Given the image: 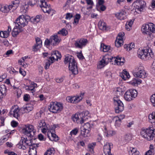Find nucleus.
<instances>
[{"mask_svg": "<svg viewBox=\"0 0 155 155\" xmlns=\"http://www.w3.org/2000/svg\"><path fill=\"white\" fill-rule=\"evenodd\" d=\"M38 144H32L31 140L28 139L26 138L22 137L20 141L17 145V147L19 149L25 150L29 146V155H37L36 149L38 147Z\"/></svg>", "mask_w": 155, "mask_h": 155, "instance_id": "obj_1", "label": "nucleus"}, {"mask_svg": "<svg viewBox=\"0 0 155 155\" xmlns=\"http://www.w3.org/2000/svg\"><path fill=\"white\" fill-rule=\"evenodd\" d=\"M19 2V0H14L9 5H0V10L4 13L13 12L18 7Z\"/></svg>", "mask_w": 155, "mask_h": 155, "instance_id": "obj_2", "label": "nucleus"}, {"mask_svg": "<svg viewBox=\"0 0 155 155\" xmlns=\"http://www.w3.org/2000/svg\"><path fill=\"white\" fill-rule=\"evenodd\" d=\"M138 57L144 60H150L154 57L153 53L150 48L139 49L137 51Z\"/></svg>", "mask_w": 155, "mask_h": 155, "instance_id": "obj_3", "label": "nucleus"}, {"mask_svg": "<svg viewBox=\"0 0 155 155\" xmlns=\"http://www.w3.org/2000/svg\"><path fill=\"white\" fill-rule=\"evenodd\" d=\"M90 115L88 111H85L80 113H77L72 117L73 121L78 123H79V118H81L80 124H82L86 121L89 117Z\"/></svg>", "mask_w": 155, "mask_h": 155, "instance_id": "obj_4", "label": "nucleus"}, {"mask_svg": "<svg viewBox=\"0 0 155 155\" xmlns=\"http://www.w3.org/2000/svg\"><path fill=\"white\" fill-rule=\"evenodd\" d=\"M140 135L145 139L150 140H153L155 135V130L153 128L150 127L147 129H143L140 133Z\"/></svg>", "mask_w": 155, "mask_h": 155, "instance_id": "obj_5", "label": "nucleus"}, {"mask_svg": "<svg viewBox=\"0 0 155 155\" xmlns=\"http://www.w3.org/2000/svg\"><path fill=\"white\" fill-rule=\"evenodd\" d=\"M39 2L40 7L44 13L50 14L52 16L55 14V11L51 8L49 4H47V0H37Z\"/></svg>", "mask_w": 155, "mask_h": 155, "instance_id": "obj_6", "label": "nucleus"}, {"mask_svg": "<svg viewBox=\"0 0 155 155\" xmlns=\"http://www.w3.org/2000/svg\"><path fill=\"white\" fill-rule=\"evenodd\" d=\"M51 56L49 57V60L46 62L45 68L46 69H48L50 65L53 63L55 61H57L60 59L61 56V53L58 51H53L51 54Z\"/></svg>", "mask_w": 155, "mask_h": 155, "instance_id": "obj_7", "label": "nucleus"}, {"mask_svg": "<svg viewBox=\"0 0 155 155\" xmlns=\"http://www.w3.org/2000/svg\"><path fill=\"white\" fill-rule=\"evenodd\" d=\"M30 20V17L28 15H22L19 16L16 21L18 27L22 28L27 26Z\"/></svg>", "mask_w": 155, "mask_h": 155, "instance_id": "obj_8", "label": "nucleus"}, {"mask_svg": "<svg viewBox=\"0 0 155 155\" xmlns=\"http://www.w3.org/2000/svg\"><path fill=\"white\" fill-rule=\"evenodd\" d=\"M61 38L57 35L54 34L50 37L49 39H46L45 42V45L46 46L50 45L56 46L61 41Z\"/></svg>", "mask_w": 155, "mask_h": 155, "instance_id": "obj_9", "label": "nucleus"}, {"mask_svg": "<svg viewBox=\"0 0 155 155\" xmlns=\"http://www.w3.org/2000/svg\"><path fill=\"white\" fill-rule=\"evenodd\" d=\"M63 108V104L58 102H51L49 106V111L54 113L60 112L62 110Z\"/></svg>", "mask_w": 155, "mask_h": 155, "instance_id": "obj_10", "label": "nucleus"}, {"mask_svg": "<svg viewBox=\"0 0 155 155\" xmlns=\"http://www.w3.org/2000/svg\"><path fill=\"white\" fill-rule=\"evenodd\" d=\"M134 77L139 78H144L147 76L146 72L142 66L140 65L135 68L133 72Z\"/></svg>", "mask_w": 155, "mask_h": 155, "instance_id": "obj_11", "label": "nucleus"}, {"mask_svg": "<svg viewBox=\"0 0 155 155\" xmlns=\"http://www.w3.org/2000/svg\"><path fill=\"white\" fill-rule=\"evenodd\" d=\"M35 131L34 126L31 125H25L22 130V132L24 134L31 137L34 136Z\"/></svg>", "mask_w": 155, "mask_h": 155, "instance_id": "obj_12", "label": "nucleus"}, {"mask_svg": "<svg viewBox=\"0 0 155 155\" xmlns=\"http://www.w3.org/2000/svg\"><path fill=\"white\" fill-rule=\"evenodd\" d=\"M137 92L134 89H130L127 91L124 94V97L127 101H130L133 100L137 96Z\"/></svg>", "mask_w": 155, "mask_h": 155, "instance_id": "obj_13", "label": "nucleus"}, {"mask_svg": "<svg viewBox=\"0 0 155 155\" xmlns=\"http://www.w3.org/2000/svg\"><path fill=\"white\" fill-rule=\"evenodd\" d=\"M113 57L107 54L104 56L102 59L100 60L97 65V68L101 69L104 68L105 66L107 65L109 62L112 61Z\"/></svg>", "mask_w": 155, "mask_h": 155, "instance_id": "obj_14", "label": "nucleus"}, {"mask_svg": "<svg viewBox=\"0 0 155 155\" xmlns=\"http://www.w3.org/2000/svg\"><path fill=\"white\" fill-rule=\"evenodd\" d=\"M38 129L41 130V132L46 134L47 132L49 131V130L51 128L48 124H47L44 120H40L38 124Z\"/></svg>", "mask_w": 155, "mask_h": 155, "instance_id": "obj_15", "label": "nucleus"}, {"mask_svg": "<svg viewBox=\"0 0 155 155\" xmlns=\"http://www.w3.org/2000/svg\"><path fill=\"white\" fill-rule=\"evenodd\" d=\"M114 101L116 107H115V112L117 113H119L124 110V105L123 103L118 98L114 97Z\"/></svg>", "mask_w": 155, "mask_h": 155, "instance_id": "obj_16", "label": "nucleus"}, {"mask_svg": "<svg viewBox=\"0 0 155 155\" xmlns=\"http://www.w3.org/2000/svg\"><path fill=\"white\" fill-rule=\"evenodd\" d=\"M134 4L136 11L140 12L143 11L146 7V2L142 0H136L134 2Z\"/></svg>", "mask_w": 155, "mask_h": 155, "instance_id": "obj_17", "label": "nucleus"}, {"mask_svg": "<svg viewBox=\"0 0 155 155\" xmlns=\"http://www.w3.org/2000/svg\"><path fill=\"white\" fill-rule=\"evenodd\" d=\"M88 41L86 39L78 38L75 41L74 45L77 48L82 49L86 45Z\"/></svg>", "mask_w": 155, "mask_h": 155, "instance_id": "obj_18", "label": "nucleus"}, {"mask_svg": "<svg viewBox=\"0 0 155 155\" xmlns=\"http://www.w3.org/2000/svg\"><path fill=\"white\" fill-rule=\"evenodd\" d=\"M124 38V32H122L118 34L115 41V45L117 47L119 48L123 45Z\"/></svg>", "mask_w": 155, "mask_h": 155, "instance_id": "obj_19", "label": "nucleus"}, {"mask_svg": "<svg viewBox=\"0 0 155 155\" xmlns=\"http://www.w3.org/2000/svg\"><path fill=\"white\" fill-rule=\"evenodd\" d=\"M54 129L53 127L51 128L49 130V131L47 132V135L49 139L52 141H56L59 140L58 136L54 132Z\"/></svg>", "mask_w": 155, "mask_h": 155, "instance_id": "obj_20", "label": "nucleus"}, {"mask_svg": "<svg viewBox=\"0 0 155 155\" xmlns=\"http://www.w3.org/2000/svg\"><path fill=\"white\" fill-rule=\"evenodd\" d=\"M82 99L81 95H77L75 96H68L66 98L67 101L73 104H76L80 102Z\"/></svg>", "mask_w": 155, "mask_h": 155, "instance_id": "obj_21", "label": "nucleus"}, {"mask_svg": "<svg viewBox=\"0 0 155 155\" xmlns=\"http://www.w3.org/2000/svg\"><path fill=\"white\" fill-rule=\"evenodd\" d=\"M104 135L107 137H111L116 134V132L111 130L106 126H104L103 130Z\"/></svg>", "mask_w": 155, "mask_h": 155, "instance_id": "obj_22", "label": "nucleus"}, {"mask_svg": "<svg viewBox=\"0 0 155 155\" xmlns=\"http://www.w3.org/2000/svg\"><path fill=\"white\" fill-rule=\"evenodd\" d=\"M20 110L17 106H12L11 108V113L15 117L18 119L19 116Z\"/></svg>", "mask_w": 155, "mask_h": 155, "instance_id": "obj_23", "label": "nucleus"}, {"mask_svg": "<svg viewBox=\"0 0 155 155\" xmlns=\"http://www.w3.org/2000/svg\"><path fill=\"white\" fill-rule=\"evenodd\" d=\"M69 70L74 74H76L78 73V69L76 62L69 65Z\"/></svg>", "mask_w": 155, "mask_h": 155, "instance_id": "obj_24", "label": "nucleus"}, {"mask_svg": "<svg viewBox=\"0 0 155 155\" xmlns=\"http://www.w3.org/2000/svg\"><path fill=\"white\" fill-rule=\"evenodd\" d=\"M114 61V63L118 65H122L124 64V58L117 57H113L112 61Z\"/></svg>", "mask_w": 155, "mask_h": 155, "instance_id": "obj_25", "label": "nucleus"}, {"mask_svg": "<svg viewBox=\"0 0 155 155\" xmlns=\"http://www.w3.org/2000/svg\"><path fill=\"white\" fill-rule=\"evenodd\" d=\"M64 62L65 64H68L69 65L76 62L74 58L70 55H67L65 56Z\"/></svg>", "mask_w": 155, "mask_h": 155, "instance_id": "obj_26", "label": "nucleus"}, {"mask_svg": "<svg viewBox=\"0 0 155 155\" xmlns=\"http://www.w3.org/2000/svg\"><path fill=\"white\" fill-rule=\"evenodd\" d=\"M117 18L120 20H124L127 18V13L122 10L115 14Z\"/></svg>", "mask_w": 155, "mask_h": 155, "instance_id": "obj_27", "label": "nucleus"}, {"mask_svg": "<svg viewBox=\"0 0 155 155\" xmlns=\"http://www.w3.org/2000/svg\"><path fill=\"white\" fill-rule=\"evenodd\" d=\"M6 93V88L5 86L2 84L0 86V99H2L5 96Z\"/></svg>", "mask_w": 155, "mask_h": 155, "instance_id": "obj_28", "label": "nucleus"}, {"mask_svg": "<svg viewBox=\"0 0 155 155\" xmlns=\"http://www.w3.org/2000/svg\"><path fill=\"white\" fill-rule=\"evenodd\" d=\"M23 30L22 28L20 27H18V25H15L12 32V34L13 37L16 36L20 32H21Z\"/></svg>", "mask_w": 155, "mask_h": 155, "instance_id": "obj_29", "label": "nucleus"}, {"mask_svg": "<svg viewBox=\"0 0 155 155\" xmlns=\"http://www.w3.org/2000/svg\"><path fill=\"white\" fill-rule=\"evenodd\" d=\"M120 75L124 80H127L130 77L129 74L125 69L122 72L120 73Z\"/></svg>", "mask_w": 155, "mask_h": 155, "instance_id": "obj_30", "label": "nucleus"}, {"mask_svg": "<svg viewBox=\"0 0 155 155\" xmlns=\"http://www.w3.org/2000/svg\"><path fill=\"white\" fill-rule=\"evenodd\" d=\"M147 26V24L143 25L141 27V31L143 34L147 35L150 36L151 33L150 32L149 30L148 29Z\"/></svg>", "mask_w": 155, "mask_h": 155, "instance_id": "obj_31", "label": "nucleus"}, {"mask_svg": "<svg viewBox=\"0 0 155 155\" xmlns=\"http://www.w3.org/2000/svg\"><path fill=\"white\" fill-rule=\"evenodd\" d=\"M112 48H111L109 46L105 45L104 44H101L100 47L101 50L104 52H107L108 51L110 52L112 50Z\"/></svg>", "mask_w": 155, "mask_h": 155, "instance_id": "obj_32", "label": "nucleus"}, {"mask_svg": "<svg viewBox=\"0 0 155 155\" xmlns=\"http://www.w3.org/2000/svg\"><path fill=\"white\" fill-rule=\"evenodd\" d=\"M129 153L130 155H140V152L137 148L132 147H130Z\"/></svg>", "mask_w": 155, "mask_h": 155, "instance_id": "obj_33", "label": "nucleus"}, {"mask_svg": "<svg viewBox=\"0 0 155 155\" xmlns=\"http://www.w3.org/2000/svg\"><path fill=\"white\" fill-rule=\"evenodd\" d=\"M142 82V80L140 79L136 78H134L131 81L129 82V83L133 86L137 85Z\"/></svg>", "mask_w": 155, "mask_h": 155, "instance_id": "obj_34", "label": "nucleus"}, {"mask_svg": "<svg viewBox=\"0 0 155 155\" xmlns=\"http://www.w3.org/2000/svg\"><path fill=\"white\" fill-rule=\"evenodd\" d=\"M149 121L153 125H155V112H153L149 115Z\"/></svg>", "mask_w": 155, "mask_h": 155, "instance_id": "obj_35", "label": "nucleus"}, {"mask_svg": "<svg viewBox=\"0 0 155 155\" xmlns=\"http://www.w3.org/2000/svg\"><path fill=\"white\" fill-rule=\"evenodd\" d=\"M98 25L100 29L101 30H106L108 29L106 24L104 22H102L101 21H99L98 24Z\"/></svg>", "mask_w": 155, "mask_h": 155, "instance_id": "obj_36", "label": "nucleus"}, {"mask_svg": "<svg viewBox=\"0 0 155 155\" xmlns=\"http://www.w3.org/2000/svg\"><path fill=\"white\" fill-rule=\"evenodd\" d=\"M42 16L41 15H37L35 17H32L30 20L32 22L35 23L39 22L40 21V19L41 18Z\"/></svg>", "mask_w": 155, "mask_h": 155, "instance_id": "obj_37", "label": "nucleus"}, {"mask_svg": "<svg viewBox=\"0 0 155 155\" xmlns=\"http://www.w3.org/2000/svg\"><path fill=\"white\" fill-rule=\"evenodd\" d=\"M37 84L34 82H32L31 84L29 86H28L26 87V89L29 91H31V93L33 94L35 92V88L37 86Z\"/></svg>", "mask_w": 155, "mask_h": 155, "instance_id": "obj_38", "label": "nucleus"}, {"mask_svg": "<svg viewBox=\"0 0 155 155\" xmlns=\"http://www.w3.org/2000/svg\"><path fill=\"white\" fill-rule=\"evenodd\" d=\"M114 121L115 122V126L116 127H120L121 123V121L118 118V116L114 117L113 119Z\"/></svg>", "mask_w": 155, "mask_h": 155, "instance_id": "obj_39", "label": "nucleus"}, {"mask_svg": "<svg viewBox=\"0 0 155 155\" xmlns=\"http://www.w3.org/2000/svg\"><path fill=\"white\" fill-rule=\"evenodd\" d=\"M33 108V105L31 103L30 104L26 105L24 108V110L26 112H29L32 110Z\"/></svg>", "mask_w": 155, "mask_h": 155, "instance_id": "obj_40", "label": "nucleus"}, {"mask_svg": "<svg viewBox=\"0 0 155 155\" xmlns=\"http://www.w3.org/2000/svg\"><path fill=\"white\" fill-rule=\"evenodd\" d=\"M133 22L134 21L132 20H130L126 22L125 25V28L127 31H129L132 29V25Z\"/></svg>", "mask_w": 155, "mask_h": 155, "instance_id": "obj_41", "label": "nucleus"}, {"mask_svg": "<svg viewBox=\"0 0 155 155\" xmlns=\"http://www.w3.org/2000/svg\"><path fill=\"white\" fill-rule=\"evenodd\" d=\"M124 87H118L116 88L115 92L117 94V96L119 97L120 95H122L124 92Z\"/></svg>", "mask_w": 155, "mask_h": 155, "instance_id": "obj_42", "label": "nucleus"}, {"mask_svg": "<svg viewBox=\"0 0 155 155\" xmlns=\"http://www.w3.org/2000/svg\"><path fill=\"white\" fill-rule=\"evenodd\" d=\"M124 47L127 51H129L134 48V43H131L128 45H124Z\"/></svg>", "mask_w": 155, "mask_h": 155, "instance_id": "obj_43", "label": "nucleus"}, {"mask_svg": "<svg viewBox=\"0 0 155 155\" xmlns=\"http://www.w3.org/2000/svg\"><path fill=\"white\" fill-rule=\"evenodd\" d=\"M148 25V29L149 30L150 32H155V25L152 23H149Z\"/></svg>", "mask_w": 155, "mask_h": 155, "instance_id": "obj_44", "label": "nucleus"}, {"mask_svg": "<svg viewBox=\"0 0 155 155\" xmlns=\"http://www.w3.org/2000/svg\"><path fill=\"white\" fill-rule=\"evenodd\" d=\"M90 131L88 130L85 129L81 127V134L84 137H86L88 136V135Z\"/></svg>", "mask_w": 155, "mask_h": 155, "instance_id": "obj_45", "label": "nucleus"}, {"mask_svg": "<svg viewBox=\"0 0 155 155\" xmlns=\"http://www.w3.org/2000/svg\"><path fill=\"white\" fill-rule=\"evenodd\" d=\"M55 151L53 148H51L47 150L44 153V155H54Z\"/></svg>", "mask_w": 155, "mask_h": 155, "instance_id": "obj_46", "label": "nucleus"}, {"mask_svg": "<svg viewBox=\"0 0 155 155\" xmlns=\"http://www.w3.org/2000/svg\"><path fill=\"white\" fill-rule=\"evenodd\" d=\"M155 152V150L153 148V146L150 145V149L146 152L145 155H153Z\"/></svg>", "mask_w": 155, "mask_h": 155, "instance_id": "obj_47", "label": "nucleus"}, {"mask_svg": "<svg viewBox=\"0 0 155 155\" xmlns=\"http://www.w3.org/2000/svg\"><path fill=\"white\" fill-rule=\"evenodd\" d=\"M81 18V15L78 14H77L75 17L74 19V21L73 23V24L77 25L79 22V21Z\"/></svg>", "mask_w": 155, "mask_h": 155, "instance_id": "obj_48", "label": "nucleus"}, {"mask_svg": "<svg viewBox=\"0 0 155 155\" xmlns=\"http://www.w3.org/2000/svg\"><path fill=\"white\" fill-rule=\"evenodd\" d=\"M93 125L92 124H90L89 123H86L84 124V126L81 127V128L85 129L88 130L90 131V128L92 127Z\"/></svg>", "mask_w": 155, "mask_h": 155, "instance_id": "obj_49", "label": "nucleus"}, {"mask_svg": "<svg viewBox=\"0 0 155 155\" xmlns=\"http://www.w3.org/2000/svg\"><path fill=\"white\" fill-rule=\"evenodd\" d=\"M9 35L8 33L6 31H2L0 32V36L1 37L6 38L9 36Z\"/></svg>", "mask_w": 155, "mask_h": 155, "instance_id": "obj_50", "label": "nucleus"}, {"mask_svg": "<svg viewBox=\"0 0 155 155\" xmlns=\"http://www.w3.org/2000/svg\"><path fill=\"white\" fill-rule=\"evenodd\" d=\"M95 143H92L89 144L88 145V150L91 153H94V148L95 145Z\"/></svg>", "mask_w": 155, "mask_h": 155, "instance_id": "obj_51", "label": "nucleus"}, {"mask_svg": "<svg viewBox=\"0 0 155 155\" xmlns=\"http://www.w3.org/2000/svg\"><path fill=\"white\" fill-rule=\"evenodd\" d=\"M8 71L10 74H18V72L15 71L13 68L12 67H9L8 68Z\"/></svg>", "mask_w": 155, "mask_h": 155, "instance_id": "obj_52", "label": "nucleus"}, {"mask_svg": "<svg viewBox=\"0 0 155 155\" xmlns=\"http://www.w3.org/2000/svg\"><path fill=\"white\" fill-rule=\"evenodd\" d=\"M78 128H75L70 132V135L71 137H72L73 136L76 135L78 133Z\"/></svg>", "mask_w": 155, "mask_h": 155, "instance_id": "obj_53", "label": "nucleus"}, {"mask_svg": "<svg viewBox=\"0 0 155 155\" xmlns=\"http://www.w3.org/2000/svg\"><path fill=\"white\" fill-rule=\"evenodd\" d=\"M67 31L65 29L63 28L58 32V34H61L63 36H66L68 34Z\"/></svg>", "mask_w": 155, "mask_h": 155, "instance_id": "obj_54", "label": "nucleus"}, {"mask_svg": "<svg viewBox=\"0 0 155 155\" xmlns=\"http://www.w3.org/2000/svg\"><path fill=\"white\" fill-rule=\"evenodd\" d=\"M36 44L38 45L41 46H42V41L40 38L37 37L35 38Z\"/></svg>", "mask_w": 155, "mask_h": 155, "instance_id": "obj_55", "label": "nucleus"}, {"mask_svg": "<svg viewBox=\"0 0 155 155\" xmlns=\"http://www.w3.org/2000/svg\"><path fill=\"white\" fill-rule=\"evenodd\" d=\"M150 101L153 106L155 107V94L152 95L151 96Z\"/></svg>", "mask_w": 155, "mask_h": 155, "instance_id": "obj_56", "label": "nucleus"}, {"mask_svg": "<svg viewBox=\"0 0 155 155\" xmlns=\"http://www.w3.org/2000/svg\"><path fill=\"white\" fill-rule=\"evenodd\" d=\"M36 2L35 0H29L28 4L31 6H33L35 4Z\"/></svg>", "mask_w": 155, "mask_h": 155, "instance_id": "obj_57", "label": "nucleus"}, {"mask_svg": "<svg viewBox=\"0 0 155 155\" xmlns=\"http://www.w3.org/2000/svg\"><path fill=\"white\" fill-rule=\"evenodd\" d=\"M18 123L15 120H12L11 123V124L12 126L13 127H17L18 125Z\"/></svg>", "mask_w": 155, "mask_h": 155, "instance_id": "obj_58", "label": "nucleus"}, {"mask_svg": "<svg viewBox=\"0 0 155 155\" xmlns=\"http://www.w3.org/2000/svg\"><path fill=\"white\" fill-rule=\"evenodd\" d=\"M66 19H70L71 18L73 17V15L72 13H68L66 14Z\"/></svg>", "mask_w": 155, "mask_h": 155, "instance_id": "obj_59", "label": "nucleus"}, {"mask_svg": "<svg viewBox=\"0 0 155 155\" xmlns=\"http://www.w3.org/2000/svg\"><path fill=\"white\" fill-rule=\"evenodd\" d=\"M41 47V46L39 45H37V44H35L33 47V51H36L39 48H40Z\"/></svg>", "mask_w": 155, "mask_h": 155, "instance_id": "obj_60", "label": "nucleus"}, {"mask_svg": "<svg viewBox=\"0 0 155 155\" xmlns=\"http://www.w3.org/2000/svg\"><path fill=\"white\" fill-rule=\"evenodd\" d=\"M16 91L18 97H19L22 93L21 90L20 89L18 88L16 90Z\"/></svg>", "mask_w": 155, "mask_h": 155, "instance_id": "obj_61", "label": "nucleus"}, {"mask_svg": "<svg viewBox=\"0 0 155 155\" xmlns=\"http://www.w3.org/2000/svg\"><path fill=\"white\" fill-rule=\"evenodd\" d=\"M19 73L24 77L26 75V72L25 71L21 68H20L19 69Z\"/></svg>", "mask_w": 155, "mask_h": 155, "instance_id": "obj_62", "label": "nucleus"}, {"mask_svg": "<svg viewBox=\"0 0 155 155\" xmlns=\"http://www.w3.org/2000/svg\"><path fill=\"white\" fill-rule=\"evenodd\" d=\"M105 76L108 78H110L111 77V73L109 71H106L105 73Z\"/></svg>", "mask_w": 155, "mask_h": 155, "instance_id": "obj_63", "label": "nucleus"}, {"mask_svg": "<svg viewBox=\"0 0 155 155\" xmlns=\"http://www.w3.org/2000/svg\"><path fill=\"white\" fill-rule=\"evenodd\" d=\"M30 98V96L29 94H25L24 95V99L25 101H28Z\"/></svg>", "mask_w": 155, "mask_h": 155, "instance_id": "obj_64", "label": "nucleus"}]
</instances>
